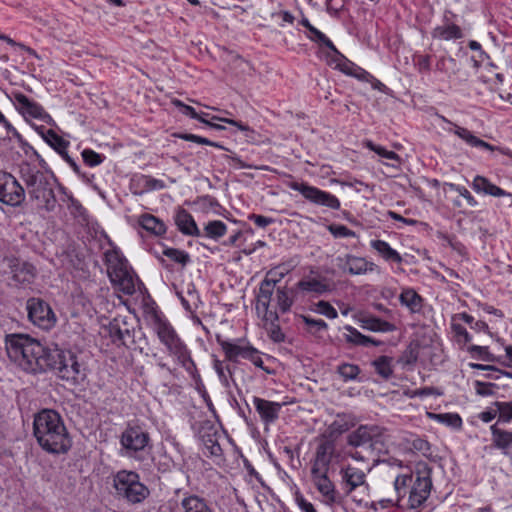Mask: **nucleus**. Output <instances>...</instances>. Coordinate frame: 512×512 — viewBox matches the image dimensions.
Returning a JSON list of instances; mask_svg holds the SVG:
<instances>
[{"label": "nucleus", "mask_w": 512, "mask_h": 512, "mask_svg": "<svg viewBox=\"0 0 512 512\" xmlns=\"http://www.w3.org/2000/svg\"><path fill=\"white\" fill-rule=\"evenodd\" d=\"M5 345L9 359L26 372L36 374L55 370L59 378L72 386L81 384L86 378L85 369L71 351L56 345L44 346L27 334H9Z\"/></svg>", "instance_id": "f257e3e1"}, {"label": "nucleus", "mask_w": 512, "mask_h": 512, "mask_svg": "<svg viewBox=\"0 0 512 512\" xmlns=\"http://www.w3.org/2000/svg\"><path fill=\"white\" fill-rule=\"evenodd\" d=\"M33 430L39 445L49 453H66L71 447L63 420L54 410L39 412L34 418Z\"/></svg>", "instance_id": "f03ea898"}, {"label": "nucleus", "mask_w": 512, "mask_h": 512, "mask_svg": "<svg viewBox=\"0 0 512 512\" xmlns=\"http://www.w3.org/2000/svg\"><path fill=\"white\" fill-rule=\"evenodd\" d=\"M19 173L29 197L37 201V206L46 211H53L56 206V197L51 180L45 173L29 163H22Z\"/></svg>", "instance_id": "7ed1b4c3"}, {"label": "nucleus", "mask_w": 512, "mask_h": 512, "mask_svg": "<svg viewBox=\"0 0 512 512\" xmlns=\"http://www.w3.org/2000/svg\"><path fill=\"white\" fill-rule=\"evenodd\" d=\"M151 326L157 334L160 342L167 348L168 352L177 358V361L188 371L195 367L187 346L180 339L170 322L154 313L151 316Z\"/></svg>", "instance_id": "20e7f679"}, {"label": "nucleus", "mask_w": 512, "mask_h": 512, "mask_svg": "<svg viewBox=\"0 0 512 512\" xmlns=\"http://www.w3.org/2000/svg\"><path fill=\"white\" fill-rule=\"evenodd\" d=\"M381 430L378 426L361 425L347 436L348 445L355 448L349 455L359 461L375 460L381 450Z\"/></svg>", "instance_id": "39448f33"}, {"label": "nucleus", "mask_w": 512, "mask_h": 512, "mask_svg": "<svg viewBox=\"0 0 512 512\" xmlns=\"http://www.w3.org/2000/svg\"><path fill=\"white\" fill-rule=\"evenodd\" d=\"M104 261L111 282L127 295L135 292L134 276L127 260L116 249L105 252Z\"/></svg>", "instance_id": "423d86ee"}, {"label": "nucleus", "mask_w": 512, "mask_h": 512, "mask_svg": "<svg viewBox=\"0 0 512 512\" xmlns=\"http://www.w3.org/2000/svg\"><path fill=\"white\" fill-rule=\"evenodd\" d=\"M113 487L119 497L131 504L143 502L150 494L148 487L140 482L139 474L134 471H118L113 477Z\"/></svg>", "instance_id": "0eeeda50"}, {"label": "nucleus", "mask_w": 512, "mask_h": 512, "mask_svg": "<svg viewBox=\"0 0 512 512\" xmlns=\"http://www.w3.org/2000/svg\"><path fill=\"white\" fill-rule=\"evenodd\" d=\"M288 187L299 192L307 201L312 204L322 206L332 210L340 209L339 199L324 190L309 185L307 182L292 181L288 183Z\"/></svg>", "instance_id": "6e6552de"}, {"label": "nucleus", "mask_w": 512, "mask_h": 512, "mask_svg": "<svg viewBox=\"0 0 512 512\" xmlns=\"http://www.w3.org/2000/svg\"><path fill=\"white\" fill-rule=\"evenodd\" d=\"M416 474L408 499L409 507L413 509L420 507L427 500L432 488L431 468L427 464H419Z\"/></svg>", "instance_id": "1a4fd4ad"}, {"label": "nucleus", "mask_w": 512, "mask_h": 512, "mask_svg": "<svg viewBox=\"0 0 512 512\" xmlns=\"http://www.w3.org/2000/svg\"><path fill=\"white\" fill-rule=\"evenodd\" d=\"M149 442V434L139 425H128L120 437L124 455L134 458H138V453L144 451Z\"/></svg>", "instance_id": "9d476101"}, {"label": "nucleus", "mask_w": 512, "mask_h": 512, "mask_svg": "<svg viewBox=\"0 0 512 512\" xmlns=\"http://www.w3.org/2000/svg\"><path fill=\"white\" fill-rule=\"evenodd\" d=\"M25 200V189L11 174L0 171V202L9 206H19Z\"/></svg>", "instance_id": "9b49d317"}, {"label": "nucleus", "mask_w": 512, "mask_h": 512, "mask_svg": "<svg viewBox=\"0 0 512 512\" xmlns=\"http://www.w3.org/2000/svg\"><path fill=\"white\" fill-rule=\"evenodd\" d=\"M27 311L30 321L41 329L48 330L56 323L51 307L40 298H30L27 301Z\"/></svg>", "instance_id": "f8f14e48"}, {"label": "nucleus", "mask_w": 512, "mask_h": 512, "mask_svg": "<svg viewBox=\"0 0 512 512\" xmlns=\"http://www.w3.org/2000/svg\"><path fill=\"white\" fill-rule=\"evenodd\" d=\"M13 98L16 109L23 115L24 118L39 119L48 125L55 124L53 118L36 101L19 92L14 93Z\"/></svg>", "instance_id": "ddd939ff"}, {"label": "nucleus", "mask_w": 512, "mask_h": 512, "mask_svg": "<svg viewBox=\"0 0 512 512\" xmlns=\"http://www.w3.org/2000/svg\"><path fill=\"white\" fill-rule=\"evenodd\" d=\"M134 323L131 316L118 315L109 323V333L113 341L126 347L134 344Z\"/></svg>", "instance_id": "4468645a"}, {"label": "nucleus", "mask_w": 512, "mask_h": 512, "mask_svg": "<svg viewBox=\"0 0 512 512\" xmlns=\"http://www.w3.org/2000/svg\"><path fill=\"white\" fill-rule=\"evenodd\" d=\"M326 470L320 471L318 469H311V476L317 490L324 498V502L328 505H333L341 502V496L335 490V486L328 478Z\"/></svg>", "instance_id": "2eb2a0df"}, {"label": "nucleus", "mask_w": 512, "mask_h": 512, "mask_svg": "<svg viewBox=\"0 0 512 512\" xmlns=\"http://www.w3.org/2000/svg\"><path fill=\"white\" fill-rule=\"evenodd\" d=\"M3 262L8 268L6 272L18 283H30L36 276V268L31 263L15 257H5Z\"/></svg>", "instance_id": "dca6fc26"}, {"label": "nucleus", "mask_w": 512, "mask_h": 512, "mask_svg": "<svg viewBox=\"0 0 512 512\" xmlns=\"http://www.w3.org/2000/svg\"><path fill=\"white\" fill-rule=\"evenodd\" d=\"M340 263L339 267L351 275H362L367 272L380 273V268L375 263L367 261L365 258L347 254L344 258L337 259Z\"/></svg>", "instance_id": "f3484780"}, {"label": "nucleus", "mask_w": 512, "mask_h": 512, "mask_svg": "<svg viewBox=\"0 0 512 512\" xmlns=\"http://www.w3.org/2000/svg\"><path fill=\"white\" fill-rule=\"evenodd\" d=\"M335 452V442L328 438H322L321 443L318 445L315 460L312 469L320 471H328L331 463L332 455Z\"/></svg>", "instance_id": "a211bd4d"}, {"label": "nucleus", "mask_w": 512, "mask_h": 512, "mask_svg": "<svg viewBox=\"0 0 512 512\" xmlns=\"http://www.w3.org/2000/svg\"><path fill=\"white\" fill-rule=\"evenodd\" d=\"M340 474L342 476V482L347 495H349L353 490H355L358 487H367L366 474L356 467H352L349 465L345 468H342Z\"/></svg>", "instance_id": "6ab92c4d"}, {"label": "nucleus", "mask_w": 512, "mask_h": 512, "mask_svg": "<svg viewBox=\"0 0 512 512\" xmlns=\"http://www.w3.org/2000/svg\"><path fill=\"white\" fill-rule=\"evenodd\" d=\"M253 404L256 411L265 424H270L276 421L279 411L282 407L280 403L268 401L259 397H253Z\"/></svg>", "instance_id": "aec40b11"}, {"label": "nucleus", "mask_w": 512, "mask_h": 512, "mask_svg": "<svg viewBox=\"0 0 512 512\" xmlns=\"http://www.w3.org/2000/svg\"><path fill=\"white\" fill-rule=\"evenodd\" d=\"M336 55V68L348 76L355 77L358 80H368L371 78V74L365 69L357 66L345 56H343L338 50L334 52Z\"/></svg>", "instance_id": "412c9836"}, {"label": "nucleus", "mask_w": 512, "mask_h": 512, "mask_svg": "<svg viewBox=\"0 0 512 512\" xmlns=\"http://www.w3.org/2000/svg\"><path fill=\"white\" fill-rule=\"evenodd\" d=\"M278 282L279 278H264L260 283L256 303V311L258 315L261 314V309L266 310V308L270 307L272 295Z\"/></svg>", "instance_id": "4be33fe9"}, {"label": "nucleus", "mask_w": 512, "mask_h": 512, "mask_svg": "<svg viewBox=\"0 0 512 512\" xmlns=\"http://www.w3.org/2000/svg\"><path fill=\"white\" fill-rule=\"evenodd\" d=\"M180 231L185 235L207 237L218 240L226 233V226H178Z\"/></svg>", "instance_id": "5701e85b"}, {"label": "nucleus", "mask_w": 512, "mask_h": 512, "mask_svg": "<svg viewBox=\"0 0 512 512\" xmlns=\"http://www.w3.org/2000/svg\"><path fill=\"white\" fill-rule=\"evenodd\" d=\"M413 481L412 475H399L396 477L394 481V490L396 492L395 498H389L386 500H381V504L383 507H387L389 505L394 506H400L399 502L404 497L408 491L409 486L411 485Z\"/></svg>", "instance_id": "b1692460"}, {"label": "nucleus", "mask_w": 512, "mask_h": 512, "mask_svg": "<svg viewBox=\"0 0 512 512\" xmlns=\"http://www.w3.org/2000/svg\"><path fill=\"white\" fill-rule=\"evenodd\" d=\"M43 140L60 155L67 151L69 141L62 138L52 129H45L43 126L37 128Z\"/></svg>", "instance_id": "393cba45"}, {"label": "nucleus", "mask_w": 512, "mask_h": 512, "mask_svg": "<svg viewBox=\"0 0 512 512\" xmlns=\"http://www.w3.org/2000/svg\"><path fill=\"white\" fill-rule=\"evenodd\" d=\"M472 188L477 193H482V194L490 195V196H494V197H503V196L510 195L502 188L491 183L487 178H485L483 176H479V175H477L474 178V180L472 182Z\"/></svg>", "instance_id": "a878e982"}, {"label": "nucleus", "mask_w": 512, "mask_h": 512, "mask_svg": "<svg viewBox=\"0 0 512 512\" xmlns=\"http://www.w3.org/2000/svg\"><path fill=\"white\" fill-rule=\"evenodd\" d=\"M453 129L450 131L453 132L455 135H457L459 138H461L463 141H465L468 145L472 147H478L482 149H486L489 151H495L496 147L492 146L491 144L481 140L480 138L476 137L470 130L467 128L461 127L459 125L453 124Z\"/></svg>", "instance_id": "bb28decb"}, {"label": "nucleus", "mask_w": 512, "mask_h": 512, "mask_svg": "<svg viewBox=\"0 0 512 512\" xmlns=\"http://www.w3.org/2000/svg\"><path fill=\"white\" fill-rule=\"evenodd\" d=\"M354 423L346 415H338L337 418L328 426L322 438H328L335 442V439L348 431Z\"/></svg>", "instance_id": "cd10ccee"}, {"label": "nucleus", "mask_w": 512, "mask_h": 512, "mask_svg": "<svg viewBox=\"0 0 512 512\" xmlns=\"http://www.w3.org/2000/svg\"><path fill=\"white\" fill-rule=\"evenodd\" d=\"M217 343L222 347L225 352L226 358L230 361H236L238 356L241 357H249V352H251V346H239L236 344H232L226 340H223L220 335H216Z\"/></svg>", "instance_id": "c85d7f7f"}, {"label": "nucleus", "mask_w": 512, "mask_h": 512, "mask_svg": "<svg viewBox=\"0 0 512 512\" xmlns=\"http://www.w3.org/2000/svg\"><path fill=\"white\" fill-rule=\"evenodd\" d=\"M58 257L61 265L66 269H83V257L74 248H68Z\"/></svg>", "instance_id": "c756f323"}, {"label": "nucleus", "mask_w": 512, "mask_h": 512, "mask_svg": "<svg viewBox=\"0 0 512 512\" xmlns=\"http://www.w3.org/2000/svg\"><path fill=\"white\" fill-rule=\"evenodd\" d=\"M462 36V30L456 24L438 26L433 31V37L446 41L460 39L462 38Z\"/></svg>", "instance_id": "7c9ffc66"}, {"label": "nucleus", "mask_w": 512, "mask_h": 512, "mask_svg": "<svg viewBox=\"0 0 512 512\" xmlns=\"http://www.w3.org/2000/svg\"><path fill=\"white\" fill-rule=\"evenodd\" d=\"M371 246L383 257L386 261H392L396 263L402 262L401 255L394 249H392L388 243L382 240L371 241Z\"/></svg>", "instance_id": "2f4dec72"}, {"label": "nucleus", "mask_w": 512, "mask_h": 512, "mask_svg": "<svg viewBox=\"0 0 512 512\" xmlns=\"http://www.w3.org/2000/svg\"><path fill=\"white\" fill-rule=\"evenodd\" d=\"M361 322L363 328L374 332H390L396 329L394 324L373 316L364 317Z\"/></svg>", "instance_id": "473e14b6"}, {"label": "nucleus", "mask_w": 512, "mask_h": 512, "mask_svg": "<svg viewBox=\"0 0 512 512\" xmlns=\"http://www.w3.org/2000/svg\"><path fill=\"white\" fill-rule=\"evenodd\" d=\"M400 302L410 309L411 312H419L422 308V298L413 289H406L400 294Z\"/></svg>", "instance_id": "72a5a7b5"}, {"label": "nucleus", "mask_w": 512, "mask_h": 512, "mask_svg": "<svg viewBox=\"0 0 512 512\" xmlns=\"http://www.w3.org/2000/svg\"><path fill=\"white\" fill-rule=\"evenodd\" d=\"M345 329L350 333L346 336V341L349 343H353L361 346H368L372 344L374 346H379L381 341L375 340L368 336L361 334L357 329L352 326H346Z\"/></svg>", "instance_id": "f704fd0d"}, {"label": "nucleus", "mask_w": 512, "mask_h": 512, "mask_svg": "<svg viewBox=\"0 0 512 512\" xmlns=\"http://www.w3.org/2000/svg\"><path fill=\"white\" fill-rule=\"evenodd\" d=\"M494 445L499 449H506L512 446V432L502 430L496 425L491 426Z\"/></svg>", "instance_id": "c9c22d12"}, {"label": "nucleus", "mask_w": 512, "mask_h": 512, "mask_svg": "<svg viewBox=\"0 0 512 512\" xmlns=\"http://www.w3.org/2000/svg\"><path fill=\"white\" fill-rule=\"evenodd\" d=\"M297 287L302 291L313 292L318 295H321L329 290L326 283L314 278L299 281Z\"/></svg>", "instance_id": "e433bc0d"}, {"label": "nucleus", "mask_w": 512, "mask_h": 512, "mask_svg": "<svg viewBox=\"0 0 512 512\" xmlns=\"http://www.w3.org/2000/svg\"><path fill=\"white\" fill-rule=\"evenodd\" d=\"M68 210L77 224H89V216L86 209L73 197L69 198Z\"/></svg>", "instance_id": "4c0bfd02"}, {"label": "nucleus", "mask_w": 512, "mask_h": 512, "mask_svg": "<svg viewBox=\"0 0 512 512\" xmlns=\"http://www.w3.org/2000/svg\"><path fill=\"white\" fill-rule=\"evenodd\" d=\"M292 291H289L286 287H278L276 291L277 305L281 312L285 313L290 310L293 304Z\"/></svg>", "instance_id": "58836bf2"}, {"label": "nucleus", "mask_w": 512, "mask_h": 512, "mask_svg": "<svg viewBox=\"0 0 512 512\" xmlns=\"http://www.w3.org/2000/svg\"><path fill=\"white\" fill-rule=\"evenodd\" d=\"M206 505L205 500L197 495H189L181 502L184 512H201Z\"/></svg>", "instance_id": "ea45409f"}, {"label": "nucleus", "mask_w": 512, "mask_h": 512, "mask_svg": "<svg viewBox=\"0 0 512 512\" xmlns=\"http://www.w3.org/2000/svg\"><path fill=\"white\" fill-rule=\"evenodd\" d=\"M429 416L431 418H434V419L438 420L439 422L446 424L447 426H451L453 428L459 429L462 426V419L456 413H443V414L429 413Z\"/></svg>", "instance_id": "a19ab883"}, {"label": "nucleus", "mask_w": 512, "mask_h": 512, "mask_svg": "<svg viewBox=\"0 0 512 512\" xmlns=\"http://www.w3.org/2000/svg\"><path fill=\"white\" fill-rule=\"evenodd\" d=\"M373 366L376 372L384 379L390 378L393 371L390 365V358L387 356H380L373 361Z\"/></svg>", "instance_id": "79ce46f5"}, {"label": "nucleus", "mask_w": 512, "mask_h": 512, "mask_svg": "<svg viewBox=\"0 0 512 512\" xmlns=\"http://www.w3.org/2000/svg\"><path fill=\"white\" fill-rule=\"evenodd\" d=\"M337 372L343 378L344 381L354 380L360 373V368L358 365L343 363L338 366Z\"/></svg>", "instance_id": "37998d69"}, {"label": "nucleus", "mask_w": 512, "mask_h": 512, "mask_svg": "<svg viewBox=\"0 0 512 512\" xmlns=\"http://www.w3.org/2000/svg\"><path fill=\"white\" fill-rule=\"evenodd\" d=\"M310 32V36L309 38L312 40V41H315V42H319L321 44H323L325 47H327L328 49H330L332 52H337V48L335 47V45L333 44V42L324 34L322 33L320 30H318L317 28H315L314 26L309 30Z\"/></svg>", "instance_id": "c03bdc74"}, {"label": "nucleus", "mask_w": 512, "mask_h": 512, "mask_svg": "<svg viewBox=\"0 0 512 512\" xmlns=\"http://www.w3.org/2000/svg\"><path fill=\"white\" fill-rule=\"evenodd\" d=\"M163 255L167 256L172 261L179 263L183 266H185L190 260V257L186 252L175 248L164 249Z\"/></svg>", "instance_id": "a18cd8bd"}, {"label": "nucleus", "mask_w": 512, "mask_h": 512, "mask_svg": "<svg viewBox=\"0 0 512 512\" xmlns=\"http://www.w3.org/2000/svg\"><path fill=\"white\" fill-rule=\"evenodd\" d=\"M83 161L86 165L90 167H95L100 165L103 160L104 156L95 152L92 149H84L81 153Z\"/></svg>", "instance_id": "49530a36"}, {"label": "nucleus", "mask_w": 512, "mask_h": 512, "mask_svg": "<svg viewBox=\"0 0 512 512\" xmlns=\"http://www.w3.org/2000/svg\"><path fill=\"white\" fill-rule=\"evenodd\" d=\"M468 351L483 361L494 362L496 360L495 356L489 352L486 346L472 345L468 347Z\"/></svg>", "instance_id": "de8ad7c7"}, {"label": "nucleus", "mask_w": 512, "mask_h": 512, "mask_svg": "<svg viewBox=\"0 0 512 512\" xmlns=\"http://www.w3.org/2000/svg\"><path fill=\"white\" fill-rule=\"evenodd\" d=\"M178 137L183 140H186V141H191V142H195L198 144L209 145V146H213V147H216L219 149H223V146L220 145L219 143L213 142V141L209 140L208 138L201 137V136H198L195 134H188V133L179 134Z\"/></svg>", "instance_id": "09e8293b"}, {"label": "nucleus", "mask_w": 512, "mask_h": 512, "mask_svg": "<svg viewBox=\"0 0 512 512\" xmlns=\"http://www.w3.org/2000/svg\"><path fill=\"white\" fill-rule=\"evenodd\" d=\"M301 319L308 326L309 331L312 333L327 329V323L322 319H313L305 315H301Z\"/></svg>", "instance_id": "8fccbe9b"}, {"label": "nucleus", "mask_w": 512, "mask_h": 512, "mask_svg": "<svg viewBox=\"0 0 512 512\" xmlns=\"http://www.w3.org/2000/svg\"><path fill=\"white\" fill-rule=\"evenodd\" d=\"M211 120H217V121H221V122L233 125V126L237 127L240 131L245 132L247 137H249V134L254 133V130H252L248 125L244 124L241 121H237V120L230 119V118L219 117V116H212Z\"/></svg>", "instance_id": "3c124183"}, {"label": "nucleus", "mask_w": 512, "mask_h": 512, "mask_svg": "<svg viewBox=\"0 0 512 512\" xmlns=\"http://www.w3.org/2000/svg\"><path fill=\"white\" fill-rule=\"evenodd\" d=\"M495 405L499 412V420L512 421V404L510 402H495Z\"/></svg>", "instance_id": "603ef678"}, {"label": "nucleus", "mask_w": 512, "mask_h": 512, "mask_svg": "<svg viewBox=\"0 0 512 512\" xmlns=\"http://www.w3.org/2000/svg\"><path fill=\"white\" fill-rule=\"evenodd\" d=\"M366 146L374 151L375 153H377L378 155L386 158V159H389V160H399V156L398 154H396L394 151H389V150H386L385 148L381 147V146H378V145H375L373 142L371 141H368Z\"/></svg>", "instance_id": "864d4df0"}, {"label": "nucleus", "mask_w": 512, "mask_h": 512, "mask_svg": "<svg viewBox=\"0 0 512 512\" xmlns=\"http://www.w3.org/2000/svg\"><path fill=\"white\" fill-rule=\"evenodd\" d=\"M172 104L179 108L182 114L189 116L192 119H200V114L196 112V110L189 105L184 104L182 101L178 99L172 100Z\"/></svg>", "instance_id": "5fc2aeb1"}, {"label": "nucleus", "mask_w": 512, "mask_h": 512, "mask_svg": "<svg viewBox=\"0 0 512 512\" xmlns=\"http://www.w3.org/2000/svg\"><path fill=\"white\" fill-rule=\"evenodd\" d=\"M316 306H317V311L320 314H323L330 319H334L338 316L336 309L329 302L319 301L316 304Z\"/></svg>", "instance_id": "6e6d98bb"}, {"label": "nucleus", "mask_w": 512, "mask_h": 512, "mask_svg": "<svg viewBox=\"0 0 512 512\" xmlns=\"http://www.w3.org/2000/svg\"><path fill=\"white\" fill-rule=\"evenodd\" d=\"M175 224H196L193 216L185 209L178 208L175 213Z\"/></svg>", "instance_id": "4d7b16f0"}, {"label": "nucleus", "mask_w": 512, "mask_h": 512, "mask_svg": "<svg viewBox=\"0 0 512 512\" xmlns=\"http://www.w3.org/2000/svg\"><path fill=\"white\" fill-rule=\"evenodd\" d=\"M331 234L335 238H343V237H356L354 231L348 229L346 226H327Z\"/></svg>", "instance_id": "13d9d810"}, {"label": "nucleus", "mask_w": 512, "mask_h": 512, "mask_svg": "<svg viewBox=\"0 0 512 512\" xmlns=\"http://www.w3.org/2000/svg\"><path fill=\"white\" fill-rule=\"evenodd\" d=\"M449 187H450V189L458 192L467 201V203L470 206L473 207V206L477 205V201L474 199V197L471 195V193L464 186L450 183Z\"/></svg>", "instance_id": "bf43d9fd"}, {"label": "nucleus", "mask_w": 512, "mask_h": 512, "mask_svg": "<svg viewBox=\"0 0 512 512\" xmlns=\"http://www.w3.org/2000/svg\"><path fill=\"white\" fill-rule=\"evenodd\" d=\"M149 175H138L132 179V183L139 189V194L149 192Z\"/></svg>", "instance_id": "052dcab7"}, {"label": "nucleus", "mask_w": 512, "mask_h": 512, "mask_svg": "<svg viewBox=\"0 0 512 512\" xmlns=\"http://www.w3.org/2000/svg\"><path fill=\"white\" fill-rule=\"evenodd\" d=\"M265 328L269 331V336L274 342L280 343L284 341L285 335L277 323H273L269 327L265 326Z\"/></svg>", "instance_id": "680f3d73"}, {"label": "nucleus", "mask_w": 512, "mask_h": 512, "mask_svg": "<svg viewBox=\"0 0 512 512\" xmlns=\"http://www.w3.org/2000/svg\"><path fill=\"white\" fill-rule=\"evenodd\" d=\"M419 72H429L431 69V56L419 55L416 57V63Z\"/></svg>", "instance_id": "e2e57ef3"}, {"label": "nucleus", "mask_w": 512, "mask_h": 512, "mask_svg": "<svg viewBox=\"0 0 512 512\" xmlns=\"http://www.w3.org/2000/svg\"><path fill=\"white\" fill-rule=\"evenodd\" d=\"M263 321L265 322V326L271 325L273 323H277L279 316L277 314L276 310H270L269 308H266V310L261 309V314Z\"/></svg>", "instance_id": "0e129e2a"}, {"label": "nucleus", "mask_w": 512, "mask_h": 512, "mask_svg": "<svg viewBox=\"0 0 512 512\" xmlns=\"http://www.w3.org/2000/svg\"><path fill=\"white\" fill-rule=\"evenodd\" d=\"M495 384L493 383H485L482 381H476L475 387H476V393L481 396H488L493 394V391L491 387H494Z\"/></svg>", "instance_id": "69168bd1"}, {"label": "nucleus", "mask_w": 512, "mask_h": 512, "mask_svg": "<svg viewBox=\"0 0 512 512\" xmlns=\"http://www.w3.org/2000/svg\"><path fill=\"white\" fill-rule=\"evenodd\" d=\"M249 350H251V352H249V357L244 358L249 359L256 367H259L269 373V371L264 367V362L262 358L258 355V350L252 346L250 347Z\"/></svg>", "instance_id": "338daca9"}, {"label": "nucleus", "mask_w": 512, "mask_h": 512, "mask_svg": "<svg viewBox=\"0 0 512 512\" xmlns=\"http://www.w3.org/2000/svg\"><path fill=\"white\" fill-rule=\"evenodd\" d=\"M296 502L303 512H316L313 504L308 502L302 495H296Z\"/></svg>", "instance_id": "774afa93"}]
</instances>
